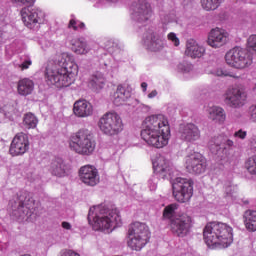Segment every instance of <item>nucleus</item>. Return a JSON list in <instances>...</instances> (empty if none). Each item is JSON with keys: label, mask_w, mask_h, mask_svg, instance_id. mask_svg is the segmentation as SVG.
<instances>
[{"label": "nucleus", "mask_w": 256, "mask_h": 256, "mask_svg": "<svg viewBox=\"0 0 256 256\" xmlns=\"http://www.w3.org/2000/svg\"><path fill=\"white\" fill-rule=\"evenodd\" d=\"M142 41L150 51H161L165 45V40L155 32V29L148 28L143 34Z\"/></svg>", "instance_id": "obj_17"}, {"label": "nucleus", "mask_w": 256, "mask_h": 256, "mask_svg": "<svg viewBox=\"0 0 256 256\" xmlns=\"http://www.w3.org/2000/svg\"><path fill=\"white\" fill-rule=\"evenodd\" d=\"M63 229H67L68 231L71 230V223L69 222H62Z\"/></svg>", "instance_id": "obj_50"}, {"label": "nucleus", "mask_w": 256, "mask_h": 256, "mask_svg": "<svg viewBox=\"0 0 256 256\" xmlns=\"http://www.w3.org/2000/svg\"><path fill=\"white\" fill-rule=\"evenodd\" d=\"M153 97H157V91L156 90H153L152 92H150L148 94L149 99H153Z\"/></svg>", "instance_id": "obj_51"}, {"label": "nucleus", "mask_w": 256, "mask_h": 256, "mask_svg": "<svg viewBox=\"0 0 256 256\" xmlns=\"http://www.w3.org/2000/svg\"><path fill=\"white\" fill-rule=\"evenodd\" d=\"M214 75H216L217 77H227V76H229V74L226 71H223V69L215 70Z\"/></svg>", "instance_id": "obj_47"}, {"label": "nucleus", "mask_w": 256, "mask_h": 256, "mask_svg": "<svg viewBox=\"0 0 256 256\" xmlns=\"http://www.w3.org/2000/svg\"><path fill=\"white\" fill-rule=\"evenodd\" d=\"M153 10L151 4L145 0H138L132 4L131 18L136 23H145L151 19Z\"/></svg>", "instance_id": "obj_14"}, {"label": "nucleus", "mask_w": 256, "mask_h": 256, "mask_svg": "<svg viewBox=\"0 0 256 256\" xmlns=\"http://www.w3.org/2000/svg\"><path fill=\"white\" fill-rule=\"evenodd\" d=\"M227 37L225 30L215 28L209 33L207 43L210 47L219 49V47H223L227 43Z\"/></svg>", "instance_id": "obj_21"}, {"label": "nucleus", "mask_w": 256, "mask_h": 256, "mask_svg": "<svg viewBox=\"0 0 256 256\" xmlns=\"http://www.w3.org/2000/svg\"><path fill=\"white\" fill-rule=\"evenodd\" d=\"M72 51L77 55H87L89 53V47L87 42L83 39H74L71 41Z\"/></svg>", "instance_id": "obj_31"}, {"label": "nucleus", "mask_w": 256, "mask_h": 256, "mask_svg": "<svg viewBox=\"0 0 256 256\" xmlns=\"http://www.w3.org/2000/svg\"><path fill=\"white\" fill-rule=\"evenodd\" d=\"M248 113H249L250 120L256 123V105L250 106Z\"/></svg>", "instance_id": "obj_46"}, {"label": "nucleus", "mask_w": 256, "mask_h": 256, "mask_svg": "<svg viewBox=\"0 0 256 256\" xmlns=\"http://www.w3.org/2000/svg\"><path fill=\"white\" fill-rule=\"evenodd\" d=\"M225 193H226V195H227L228 197H231V195H233V193H235V186H232V185L227 186V187L225 188Z\"/></svg>", "instance_id": "obj_48"}, {"label": "nucleus", "mask_w": 256, "mask_h": 256, "mask_svg": "<svg viewBox=\"0 0 256 256\" xmlns=\"http://www.w3.org/2000/svg\"><path fill=\"white\" fill-rule=\"evenodd\" d=\"M168 40L171 41L175 47H179L180 42L179 39L177 38V34L173 32L169 33Z\"/></svg>", "instance_id": "obj_45"}, {"label": "nucleus", "mask_w": 256, "mask_h": 256, "mask_svg": "<svg viewBox=\"0 0 256 256\" xmlns=\"http://www.w3.org/2000/svg\"><path fill=\"white\" fill-rule=\"evenodd\" d=\"M177 209V205L176 204H170L169 206H167L164 211H163V217L165 219H173L174 215H175V211Z\"/></svg>", "instance_id": "obj_37"}, {"label": "nucleus", "mask_w": 256, "mask_h": 256, "mask_svg": "<svg viewBox=\"0 0 256 256\" xmlns=\"http://www.w3.org/2000/svg\"><path fill=\"white\" fill-rule=\"evenodd\" d=\"M173 196L178 203H187L193 197V181L178 177L172 182Z\"/></svg>", "instance_id": "obj_10"}, {"label": "nucleus", "mask_w": 256, "mask_h": 256, "mask_svg": "<svg viewBox=\"0 0 256 256\" xmlns=\"http://www.w3.org/2000/svg\"><path fill=\"white\" fill-rule=\"evenodd\" d=\"M224 103L231 109H241L247 103V90L239 85L227 88L224 93Z\"/></svg>", "instance_id": "obj_9"}, {"label": "nucleus", "mask_w": 256, "mask_h": 256, "mask_svg": "<svg viewBox=\"0 0 256 256\" xmlns=\"http://www.w3.org/2000/svg\"><path fill=\"white\" fill-rule=\"evenodd\" d=\"M69 147L71 151L78 155H93L95 151L96 142L93 138L91 131L87 129H81L76 133L71 134L69 138Z\"/></svg>", "instance_id": "obj_4"}, {"label": "nucleus", "mask_w": 256, "mask_h": 256, "mask_svg": "<svg viewBox=\"0 0 256 256\" xmlns=\"http://www.w3.org/2000/svg\"><path fill=\"white\" fill-rule=\"evenodd\" d=\"M235 145L233 140L225 136H215L208 142V147L213 155H221L226 149H231Z\"/></svg>", "instance_id": "obj_19"}, {"label": "nucleus", "mask_w": 256, "mask_h": 256, "mask_svg": "<svg viewBox=\"0 0 256 256\" xmlns=\"http://www.w3.org/2000/svg\"><path fill=\"white\" fill-rule=\"evenodd\" d=\"M27 151H29V137L23 132L16 134L10 145V155L17 157L25 155Z\"/></svg>", "instance_id": "obj_16"}, {"label": "nucleus", "mask_w": 256, "mask_h": 256, "mask_svg": "<svg viewBox=\"0 0 256 256\" xmlns=\"http://www.w3.org/2000/svg\"><path fill=\"white\" fill-rule=\"evenodd\" d=\"M98 127L104 135L111 137L123 131V120L117 112H107L100 118Z\"/></svg>", "instance_id": "obj_8"}, {"label": "nucleus", "mask_w": 256, "mask_h": 256, "mask_svg": "<svg viewBox=\"0 0 256 256\" xmlns=\"http://www.w3.org/2000/svg\"><path fill=\"white\" fill-rule=\"evenodd\" d=\"M79 179L88 187L99 184V171L95 166L85 165L79 169Z\"/></svg>", "instance_id": "obj_18"}, {"label": "nucleus", "mask_w": 256, "mask_h": 256, "mask_svg": "<svg viewBox=\"0 0 256 256\" xmlns=\"http://www.w3.org/2000/svg\"><path fill=\"white\" fill-rule=\"evenodd\" d=\"M46 81L48 85H55L58 89L69 87L73 80L69 76V71L65 68H46Z\"/></svg>", "instance_id": "obj_11"}, {"label": "nucleus", "mask_w": 256, "mask_h": 256, "mask_svg": "<svg viewBox=\"0 0 256 256\" xmlns=\"http://www.w3.org/2000/svg\"><path fill=\"white\" fill-rule=\"evenodd\" d=\"M235 139H240L241 141H245L247 139V131L243 129H239L234 133Z\"/></svg>", "instance_id": "obj_41"}, {"label": "nucleus", "mask_w": 256, "mask_h": 256, "mask_svg": "<svg viewBox=\"0 0 256 256\" xmlns=\"http://www.w3.org/2000/svg\"><path fill=\"white\" fill-rule=\"evenodd\" d=\"M209 119L215 123H225L226 115L225 110L219 106H212L208 110Z\"/></svg>", "instance_id": "obj_28"}, {"label": "nucleus", "mask_w": 256, "mask_h": 256, "mask_svg": "<svg viewBox=\"0 0 256 256\" xmlns=\"http://www.w3.org/2000/svg\"><path fill=\"white\" fill-rule=\"evenodd\" d=\"M248 49H252V51H255L256 53V35H251L248 38Z\"/></svg>", "instance_id": "obj_42"}, {"label": "nucleus", "mask_w": 256, "mask_h": 256, "mask_svg": "<svg viewBox=\"0 0 256 256\" xmlns=\"http://www.w3.org/2000/svg\"><path fill=\"white\" fill-rule=\"evenodd\" d=\"M88 219H93L94 231H104L111 233L115 226L121 221L119 210L117 208H109L106 205H99L90 208Z\"/></svg>", "instance_id": "obj_3"}, {"label": "nucleus", "mask_w": 256, "mask_h": 256, "mask_svg": "<svg viewBox=\"0 0 256 256\" xmlns=\"http://www.w3.org/2000/svg\"><path fill=\"white\" fill-rule=\"evenodd\" d=\"M248 147L252 153H256V135H253L248 140Z\"/></svg>", "instance_id": "obj_43"}, {"label": "nucleus", "mask_w": 256, "mask_h": 256, "mask_svg": "<svg viewBox=\"0 0 256 256\" xmlns=\"http://www.w3.org/2000/svg\"><path fill=\"white\" fill-rule=\"evenodd\" d=\"M150 237L151 233L147 224L134 222L128 229V247L132 251H141L149 243Z\"/></svg>", "instance_id": "obj_5"}, {"label": "nucleus", "mask_w": 256, "mask_h": 256, "mask_svg": "<svg viewBox=\"0 0 256 256\" xmlns=\"http://www.w3.org/2000/svg\"><path fill=\"white\" fill-rule=\"evenodd\" d=\"M88 87H90L93 91H101L103 87H105V76L102 73L97 72L92 75L88 82Z\"/></svg>", "instance_id": "obj_27"}, {"label": "nucleus", "mask_w": 256, "mask_h": 256, "mask_svg": "<svg viewBox=\"0 0 256 256\" xmlns=\"http://www.w3.org/2000/svg\"><path fill=\"white\" fill-rule=\"evenodd\" d=\"M243 203L244 205H249V200H244Z\"/></svg>", "instance_id": "obj_54"}, {"label": "nucleus", "mask_w": 256, "mask_h": 256, "mask_svg": "<svg viewBox=\"0 0 256 256\" xmlns=\"http://www.w3.org/2000/svg\"><path fill=\"white\" fill-rule=\"evenodd\" d=\"M49 172L54 177H67V168L65 162L61 158L52 160L49 168Z\"/></svg>", "instance_id": "obj_25"}, {"label": "nucleus", "mask_w": 256, "mask_h": 256, "mask_svg": "<svg viewBox=\"0 0 256 256\" xmlns=\"http://www.w3.org/2000/svg\"><path fill=\"white\" fill-rule=\"evenodd\" d=\"M185 55L192 59H201L205 55V47L199 45L197 41L190 39L186 43Z\"/></svg>", "instance_id": "obj_23"}, {"label": "nucleus", "mask_w": 256, "mask_h": 256, "mask_svg": "<svg viewBox=\"0 0 256 256\" xmlns=\"http://www.w3.org/2000/svg\"><path fill=\"white\" fill-rule=\"evenodd\" d=\"M203 237L210 249H227L233 243V228L225 223L210 222L204 227Z\"/></svg>", "instance_id": "obj_2"}, {"label": "nucleus", "mask_w": 256, "mask_h": 256, "mask_svg": "<svg viewBox=\"0 0 256 256\" xmlns=\"http://www.w3.org/2000/svg\"><path fill=\"white\" fill-rule=\"evenodd\" d=\"M38 123H39V119H37L35 114L31 112L26 113L23 117V125L26 129H35Z\"/></svg>", "instance_id": "obj_32"}, {"label": "nucleus", "mask_w": 256, "mask_h": 256, "mask_svg": "<svg viewBox=\"0 0 256 256\" xmlns=\"http://www.w3.org/2000/svg\"><path fill=\"white\" fill-rule=\"evenodd\" d=\"M12 3H16V5H34L35 4V0H10Z\"/></svg>", "instance_id": "obj_44"}, {"label": "nucleus", "mask_w": 256, "mask_h": 256, "mask_svg": "<svg viewBox=\"0 0 256 256\" xmlns=\"http://www.w3.org/2000/svg\"><path fill=\"white\" fill-rule=\"evenodd\" d=\"M79 27H80V29H85V23H80Z\"/></svg>", "instance_id": "obj_53"}, {"label": "nucleus", "mask_w": 256, "mask_h": 256, "mask_svg": "<svg viewBox=\"0 0 256 256\" xmlns=\"http://www.w3.org/2000/svg\"><path fill=\"white\" fill-rule=\"evenodd\" d=\"M20 15L24 25L28 29H33L35 25H41L45 21V12L39 8H33V5H25L21 9Z\"/></svg>", "instance_id": "obj_13"}, {"label": "nucleus", "mask_w": 256, "mask_h": 256, "mask_svg": "<svg viewBox=\"0 0 256 256\" xmlns=\"http://www.w3.org/2000/svg\"><path fill=\"white\" fill-rule=\"evenodd\" d=\"M178 70H180L181 73H189V72L193 71V65H191L187 62H183L178 65Z\"/></svg>", "instance_id": "obj_39"}, {"label": "nucleus", "mask_w": 256, "mask_h": 256, "mask_svg": "<svg viewBox=\"0 0 256 256\" xmlns=\"http://www.w3.org/2000/svg\"><path fill=\"white\" fill-rule=\"evenodd\" d=\"M157 183H159V178L156 176H152L149 180H148V187L150 189V191H156L157 189Z\"/></svg>", "instance_id": "obj_40"}, {"label": "nucleus", "mask_w": 256, "mask_h": 256, "mask_svg": "<svg viewBox=\"0 0 256 256\" xmlns=\"http://www.w3.org/2000/svg\"><path fill=\"white\" fill-rule=\"evenodd\" d=\"M245 168L250 175H256V155L247 159L245 162Z\"/></svg>", "instance_id": "obj_35"}, {"label": "nucleus", "mask_w": 256, "mask_h": 256, "mask_svg": "<svg viewBox=\"0 0 256 256\" xmlns=\"http://www.w3.org/2000/svg\"><path fill=\"white\" fill-rule=\"evenodd\" d=\"M21 63L20 64H16V67L18 69H21V71H25L27 69H29L30 66L33 65V61L31 60V57L29 56H22L20 58Z\"/></svg>", "instance_id": "obj_36"}, {"label": "nucleus", "mask_w": 256, "mask_h": 256, "mask_svg": "<svg viewBox=\"0 0 256 256\" xmlns=\"http://www.w3.org/2000/svg\"><path fill=\"white\" fill-rule=\"evenodd\" d=\"M13 215L19 219L31 217V209L35 205V199L31 196V192L27 190H20L10 201Z\"/></svg>", "instance_id": "obj_6"}, {"label": "nucleus", "mask_w": 256, "mask_h": 256, "mask_svg": "<svg viewBox=\"0 0 256 256\" xmlns=\"http://www.w3.org/2000/svg\"><path fill=\"white\" fill-rule=\"evenodd\" d=\"M179 133L180 139L187 143H194V141H199V139H201V131L199 130V127L193 123L180 126Z\"/></svg>", "instance_id": "obj_20"}, {"label": "nucleus", "mask_w": 256, "mask_h": 256, "mask_svg": "<svg viewBox=\"0 0 256 256\" xmlns=\"http://www.w3.org/2000/svg\"><path fill=\"white\" fill-rule=\"evenodd\" d=\"M69 61H71V57L67 53H62L60 56H58V59L56 60V63L59 67V69H66L69 67Z\"/></svg>", "instance_id": "obj_34"}, {"label": "nucleus", "mask_w": 256, "mask_h": 256, "mask_svg": "<svg viewBox=\"0 0 256 256\" xmlns=\"http://www.w3.org/2000/svg\"><path fill=\"white\" fill-rule=\"evenodd\" d=\"M153 167L155 173H157L161 179L171 177V162L164 158V156H159L156 161L153 162Z\"/></svg>", "instance_id": "obj_22"}, {"label": "nucleus", "mask_w": 256, "mask_h": 256, "mask_svg": "<svg viewBox=\"0 0 256 256\" xmlns=\"http://www.w3.org/2000/svg\"><path fill=\"white\" fill-rule=\"evenodd\" d=\"M145 128L141 131L142 139L156 149H163L169 143L171 129L163 115H152L145 119Z\"/></svg>", "instance_id": "obj_1"}, {"label": "nucleus", "mask_w": 256, "mask_h": 256, "mask_svg": "<svg viewBox=\"0 0 256 256\" xmlns=\"http://www.w3.org/2000/svg\"><path fill=\"white\" fill-rule=\"evenodd\" d=\"M35 89V82L29 78H23L18 81L17 91L22 97H27V95H31L33 90Z\"/></svg>", "instance_id": "obj_26"}, {"label": "nucleus", "mask_w": 256, "mask_h": 256, "mask_svg": "<svg viewBox=\"0 0 256 256\" xmlns=\"http://www.w3.org/2000/svg\"><path fill=\"white\" fill-rule=\"evenodd\" d=\"M170 227L176 237H187L193 228V218L186 213H182L171 220Z\"/></svg>", "instance_id": "obj_12"}, {"label": "nucleus", "mask_w": 256, "mask_h": 256, "mask_svg": "<svg viewBox=\"0 0 256 256\" xmlns=\"http://www.w3.org/2000/svg\"><path fill=\"white\" fill-rule=\"evenodd\" d=\"M113 103L116 107L123 105L129 99V93L125 91L123 85H118L116 92L113 96Z\"/></svg>", "instance_id": "obj_29"}, {"label": "nucleus", "mask_w": 256, "mask_h": 256, "mask_svg": "<svg viewBox=\"0 0 256 256\" xmlns=\"http://www.w3.org/2000/svg\"><path fill=\"white\" fill-rule=\"evenodd\" d=\"M105 47L110 53H115L119 49V44L113 40H108L105 43Z\"/></svg>", "instance_id": "obj_38"}, {"label": "nucleus", "mask_w": 256, "mask_h": 256, "mask_svg": "<svg viewBox=\"0 0 256 256\" xmlns=\"http://www.w3.org/2000/svg\"><path fill=\"white\" fill-rule=\"evenodd\" d=\"M244 224L248 231H256V211L247 210L243 215Z\"/></svg>", "instance_id": "obj_30"}, {"label": "nucleus", "mask_w": 256, "mask_h": 256, "mask_svg": "<svg viewBox=\"0 0 256 256\" xmlns=\"http://www.w3.org/2000/svg\"><path fill=\"white\" fill-rule=\"evenodd\" d=\"M73 111L76 117H89L93 115V106L87 100H78L74 103Z\"/></svg>", "instance_id": "obj_24"}, {"label": "nucleus", "mask_w": 256, "mask_h": 256, "mask_svg": "<svg viewBox=\"0 0 256 256\" xmlns=\"http://www.w3.org/2000/svg\"><path fill=\"white\" fill-rule=\"evenodd\" d=\"M186 169L188 173H194V175H201L205 173L207 169V160L199 152H194L186 158Z\"/></svg>", "instance_id": "obj_15"}, {"label": "nucleus", "mask_w": 256, "mask_h": 256, "mask_svg": "<svg viewBox=\"0 0 256 256\" xmlns=\"http://www.w3.org/2000/svg\"><path fill=\"white\" fill-rule=\"evenodd\" d=\"M141 87H142V89H143L144 92L147 91V82H143V83L141 84Z\"/></svg>", "instance_id": "obj_52"}, {"label": "nucleus", "mask_w": 256, "mask_h": 256, "mask_svg": "<svg viewBox=\"0 0 256 256\" xmlns=\"http://www.w3.org/2000/svg\"><path fill=\"white\" fill-rule=\"evenodd\" d=\"M69 29H74V31H77L78 26H77V21L75 20H70L69 24H68Z\"/></svg>", "instance_id": "obj_49"}, {"label": "nucleus", "mask_w": 256, "mask_h": 256, "mask_svg": "<svg viewBox=\"0 0 256 256\" xmlns=\"http://www.w3.org/2000/svg\"><path fill=\"white\" fill-rule=\"evenodd\" d=\"M200 3L204 11H215V9H219L223 0H200Z\"/></svg>", "instance_id": "obj_33"}, {"label": "nucleus", "mask_w": 256, "mask_h": 256, "mask_svg": "<svg viewBox=\"0 0 256 256\" xmlns=\"http://www.w3.org/2000/svg\"><path fill=\"white\" fill-rule=\"evenodd\" d=\"M225 61L234 69H247L253 64V54L245 48L234 47L226 53Z\"/></svg>", "instance_id": "obj_7"}]
</instances>
